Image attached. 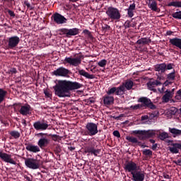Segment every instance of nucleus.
<instances>
[{"label":"nucleus","instance_id":"cd10ccee","mask_svg":"<svg viewBox=\"0 0 181 181\" xmlns=\"http://www.w3.org/2000/svg\"><path fill=\"white\" fill-rule=\"evenodd\" d=\"M124 88L127 89L128 90H132V87H134V82L131 80H127L124 83H122Z\"/></svg>","mask_w":181,"mask_h":181},{"label":"nucleus","instance_id":"603ef678","mask_svg":"<svg viewBox=\"0 0 181 181\" xmlns=\"http://www.w3.org/2000/svg\"><path fill=\"white\" fill-rule=\"evenodd\" d=\"M124 26L125 29H127L128 28H131V21H127L124 23Z\"/></svg>","mask_w":181,"mask_h":181},{"label":"nucleus","instance_id":"c756f323","mask_svg":"<svg viewBox=\"0 0 181 181\" xmlns=\"http://www.w3.org/2000/svg\"><path fill=\"white\" fill-rule=\"evenodd\" d=\"M169 132L173 134L174 138H176V136H181V130L177 129L176 128H169Z\"/></svg>","mask_w":181,"mask_h":181},{"label":"nucleus","instance_id":"864d4df0","mask_svg":"<svg viewBox=\"0 0 181 181\" xmlns=\"http://www.w3.org/2000/svg\"><path fill=\"white\" fill-rule=\"evenodd\" d=\"M158 114H159L158 112H154L153 113L150 114V118L152 119L153 118H156V117H158Z\"/></svg>","mask_w":181,"mask_h":181},{"label":"nucleus","instance_id":"f3484780","mask_svg":"<svg viewBox=\"0 0 181 181\" xmlns=\"http://www.w3.org/2000/svg\"><path fill=\"white\" fill-rule=\"evenodd\" d=\"M65 63H68L70 66H74L77 67L79 64H81V57H66L64 59Z\"/></svg>","mask_w":181,"mask_h":181},{"label":"nucleus","instance_id":"a878e982","mask_svg":"<svg viewBox=\"0 0 181 181\" xmlns=\"http://www.w3.org/2000/svg\"><path fill=\"white\" fill-rule=\"evenodd\" d=\"M135 8H136V4H135V3L129 5L127 8V15L129 18H132V16H134V11L135 10Z\"/></svg>","mask_w":181,"mask_h":181},{"label":"nucleus","instance_id":"4468645a","mask_svg":"<svg viewBox=\"0 0 181 181\" xmlns=\"http://www.w3.org/2000/svg\"><path fill=\"white\" fill-rule=\"evenodd\" d=\"M20 42L21 38L16 35L9 37L8 40V49H15L19 45Z\"/></svg>","mask_w":181,"mask_h":181},{"label":"nucleus","instance_id":"2f4dec72","mask_svg":"<svg viewBox=\"0 0 181 181\" xmlns=\"http://www.w3.org/2000/svg\"><path fill=\"white\" fill-rule=\"evenodd\" d=\"M8 94V92L3 88H0V104H2L4 101H5V97H6V95Z\"/></svg>","mask_w":181,"mask_h":181},{"label":"nucleus","instance_id":"9b49d317","mask_svg":"<svg viewBox=\"0 0 181 181\" xmlns=\"http://www.w3.org/2000/svg\"><path fill=\"white\" fill-rule=\"evenodd\" d=\"M141 167L138 166L136 163L133 161H129L124 165V169L126 172H129L131 175L134 173L136 170H139Z\"/></svg>","mask_w":181,"mask_h":181},{"label":"nucleus","instance_id":"338daca9","mask_svg":"<svg viewBox=\"0 0 181 181\" xmlns=\"http://www.w3.org/2000/svg\"><path fill=\"white\" fill-rule=\"evenodd\" d=\"M22 124H23V125L26 127V120L25 119H22Z\"/></svg>","mask_w":181,"mask_h":181},{"label":"nucleus","instance_id":"b1692460","mask_svg":"<svg viewBox=\"0 0 181 181\" xmlns=\"http://www.w3.org/2000/svg\"><path fill=\"white\" fill-rule=\"evenodd\" d=\"M25 149L28 151L29 152H33L34 153H36L37 152H40V148L37 146H34L32 144H28Z\"/></svg>","mask_w":181,"mask_h":181},{"label":"nucleus","instance_id":"f03ea898","mask_svg":"<svg viewBox=\"0 0 181 181\" xmlns=\"http://www.w3.org/2000/svg\"><path fill=\"white\" fill-rule=\"evenodd\" d=\"M138 103H141V104H137L135 105L130 106L131 110H139L140 108H150V110H156V105L152 103L151 99L146 97H141L138 99Z\"/></svg>","mask_w":181,"mask_h":181},{"label":"nucleus","instance_id":"f704fd0d","mask_svg":"<svg viewBox=\"0 0 181 181\" xmlns=\"http://www.w3.org/2000/svg\"><path fill=\"white\" fill-rule=\"evenodd\" d=\"M176 78V71H175V69H173V71H172L171 73L167 74V79L169 80L170 81H173V80H175V78Z\"/></svg>","mask_w":181,"mask_h":181},{"label":"nucleus","instance_id":"774afa93","mask_svg":"<svg viewBox=\"0 0 181 181\" xmlns=\"http://www.w3.org/2000/svg\"><path fill=\"white\" fill-rule=\"evenodd\" d=\"M177 94H178L180 96H181V89L177 90Z\"/></svg>","mask_w":181,"mask_h":181},{"label":"nucleus","instance_id":"a211bd4d","mask_svg":"<svg viewBox=\"0 0 181 181\" xmlns=\"http://www.w3.org/2000/svg\"><path fill=\"white\" fill-rule=\"evenodd\" d=\"M52 19L55 23H57V25H63V23H66L67 22V18L59 13H54Z\"/></svg>","mask_w":181,"mask_h":181},{"label":"nucleus","instance_id":"423d86ee","mask_svg":"<svg viewBox=\"0 0 181 181\" xmlns=\"http://www.w3.org/2000/svg\"><path fill=\"white\" fill-rule=\"evenodd\" d=\"M175 67V64L170 63L166 64V63L158 64L154 66L155 71H158V74H163L166 70H172Z\"/></svg>","mask_w":181,"mask_h":181},{"label":"nucleus","instance_id":"49530a36","mask_svg":"<svg viewBox=\"0 0 181 181\" xmlns=\"http://www.w3.org/2000/svg\"><path fill=\"white\" fill-rule=\"evenodd\" d=\"M83 33L87 35V36L90 37V39H93V35L91 34V32H90L88 30H84L83 31Z\"/></svg>","mask_w":181,"mask_h":181},{"label":"nucleus","instance_id":"6e6552de","mask_svg":"<svg viewBox=\"0 0 181 181\" xmlns=\"http://www.w3.org/2000/svg\"><path fill=\"white\" fill-rule=\"evenodd\" d=\"M86 129L87 132L86 135H89V136H94V135H97V134H98V124L88 122L86 125Z\"/></svg>","mask_w":181,"mask_h":181},{"label":"nucleus","instance_id":"6e6d98bb","mask_svg":"<svg viewBox=\"0 0 181 181\" xmlns=\"http://www.w3.org/2000/svg\"><path fill=\"white\" fill-rule=\"evenodd\" d=\"M56 153H60L62 152V148H60V146H57L55 147Z\"/></svg>","mask_w":181,"mask_h":181},{"label":"nucleus","instance_id":"c9c22d12","mask_svg":"<svg viewBox=\"0 0 181 181\" xmlns=\"http://www.w3.org/2000/svg\"><path fill=\"white\" fill-rule=\"evenodd\" d=\"M168 6H175V8H181V1H172L170 2Z\"/></svg>","mask_w":181,"mask_h":181},{"label":"nucleus","instance_id":"bb28decb","mask_svg":"<svg viewBox=\"0 0 181 181\" xmlns=\"http://www.w3.org/2000/svg\"><path fill=\"white\" fill-rule=\"evenodd\" d=\"M151 39L148 37H141V39L138 40L136 42V45H142L143 46L145 45H149L151 43Z\"/></svg>","mask_w":181,"mask_h":181},{"label":"nucleus","instance_id":"3c124183","mask_svg":"<svg viewBox=\"0 0 181 181\" xmlns=\"http://www.w3.org/2000/svg\"><path fill=\"white\" fill-rule=\"evenodd\" d=\"M114 136H116L117 138H121V134H119V132L118 130H115L113 132Z\"/></svg>","mask_w":181,"mask_h":181},{"label":"nucleus","instance_id":"680f3d73","mask_svg":"<svg viewBox=\"0 0 181 181\" xmlns=\"http://www.w3.org/2000/svg\"><path fill=\"white\" fill-rule=\"evenodd\" d=\"M158 148V144H154L152 147H151V149L153 151H156V148Z\"/></svg>","mask_w":181,"mask_h":181},{"label":"nucleus","instance_id":"0e129e2a","mask_svg":"<svg viewBox=\"0 0 181 181\" xmlns=\"http://www.w3.org/2000/svg\"><path fill=\"white\" fill-rule=\"evenodd\" d=\"M68 148L69 149V151H74L76 149V147L69 146V147H68Z\"/></svg>","mask_w":181,"mask_h":181},{"label":"nucleus","instance_id":"79ce46f5","mask_svg":"<svg viewBox=\"0 0 181 181\" xmlns=\"http://www.w3.org/2000/svg\"><path fill=\"white\" fill-rule=\"evenodd\" d=\"M60 35H66L67 37H69V29L67 28H62L59 30Z\"/></svg>","mask_w":181,"mask_h":181},{"label":"nucleus","instance_id":"de8ad7c7","mask_svg":"<svg viewBox=\"0 0 181 181\" xmlns=\"http://www.w3.org/2000/svg\"><path fill=\"white\" fill-rule=\"evenodd\" d=\"M24 5L27 6V8L30 10V11H33L34 8L33 6H30V3L28 1H24Z\"/></svg>","mask_w":181,"mask_h":181},{"label":"nucleus","instance_id":"2eb2a0df","mask_svg":"<svg viewBox=\"0 0 181 181\" xmlns=\"http://www.w3.org/2000/svg\"><path fill=\"white\" fill-rule=\"evenodd\" d=\"M33 127L36 131H46L49 128V124L45 121H37L33 123Z\"/></svg>","mask_w":181,"mask_h":181},{"label":"nucleus","instance_id":"1a4fd4ad","mask_svg":"<svg viewBox=\"0 0 181 181\" xmlns=\"http://www.w3.org/2000/svg\"><path fill=\"white\" fill-rule=\"evenodd\" d=\"M69 74H70V70L63 66L57 68L52 72V75L56 76V77H69Z\"/></svg>","mask_w":181,"mask_h":181},{"label":"nucleus","instance_id":"9d476101","mask_svg":"<svg viewBox=\"0 0 181 181\" xmlns=\"http://www.w3.org/2000/svg\"><path fill=\"white\" fill-rule=\"evenodd\" d=\"M85 153H90V155H94V156H98L101 149L97 148L95 144H92L90 146H87L84 148Z\"/></svg>","mask_w":181,"mask_h":181},{"label":"nucleus","instance_id":"393cba45","mask_svg":"<svg viewBox=\"0 0 181 181\" xmlns=\"http://www.w3.org/2000/svg\"><path fill=\"white\" fill-rule=\"evenodd\" d=\"M172 91L165 90V94L162 97L163 103H169V100L172 98Z\"/></svg>","mask_w":181,"mask_h":181},{"label":"nucleus","instance_id":"20e7f679","mask_svg":"<svg viewBox=\"0 0 181 181\" xmlns=\"http://www.w3.org/2000/svg\"><path fill=\"white\" fill-rule=\"evenodd\" d=\"M106 15L110 21H119L121 19V13L118 8L115 7H108L106 11Z\"/></svg>","mask_w":181,"mask_h":181},{"label":"nucleus","instance_id":"7c9ffc66","mask_svg":"<svg viewBox=\"0 0 181 181\" xmlns=\"http://www.w3.org/2000/svg\"><path fill=\"white\" fill-rule=\"evenodd\" d=\"M127 141L128 142H131L132 144H137L139 146H141V141H138V139L136 137H134L132 136H127L126 137Z\"/></svg>","mask_w":181,"mask_h":181},{"label":"nucleus","instance_id":"a19ab883","mask_svg":"<svg viewBox=\"0 0 181 181\" xmlns=\"http://www.w3.org/2000/svg\"><path fill=\"white\" fill-rule=\"evenodd\" d=\"M143 155H145V156H152L153 152L150 149H144L143 151Z\"/></svg>","mask_w":181,"mask_h":181},{"label":"nucleus","instance_id":"6ab92c4d","mask_svg":"<svg viewBox=\"0 0 181 181\" xmlns=\"http://www.w3.org/2000/svg\"><path fill=\"white\" fill-rule=\"evenodd\" d=\"M0 158L6 162L7 163H11V165H16V161L12 158V156L6 153H3L0 151Z\"/></svg>","mask_w":181,"mask_h":181},{"label":"nucleus","instance_id":"a18cd8bd","mask_svg":"<svg viewBox=\"0 0 181 181\" xmlns=\"http://www.w3.org/2000/svg\"><path fill=\"white\" fill-rule=\"evenodd\" d=\"M48 136H51L52 139V141H54L55 142L57 141V139H59V138H60V136L57 134H49Z\"/></svg>","mask_w":181,"mask_h":181},{"label":"nucleus","instance_id":"37998d69","mask_svg":"<svg viewBox=\"0 0 181 181\" xmlns=\"http://www.w3.org/2000/svg\"><path fill=\"white\" fill-rule=\"evenodd\" d=\"M178 110L177 108L175 107H172L170 109V114L171 115H176V113L177 112Z\"/></svg>","mask_w":181,"mask_h":181},{"label":"nucleus","instance_id":"f257e3e1","mask_svg":"<svg viewBox=\"0 0 181 181\" xmlns=\"http://www.w3.org/2000/svg\"><path fill=\"white\" fill-rule=\"evenodd\" d=\"M83 87V84L78 82H73L70 81H58V83L53 86L54 90L55 95H57L60 98L70 97L71 93L70 91H73V90H78V88H81Z\"/></svg>","mask_w":181,"mask_h":181},{"label":"nucleus","instance_id":"aec40b11","mask_svg":"<svg viewBox=\"0 0 181 181\" xmlns=\"http://www.w3.org/2000/svg\"><path fill=\"white\" fill-rule=\"evenodd\" d=\"M76 70H78V74H80V76H83V77H86V78H88L89 80H93L95 78V75L90 74L88 72L85 71L83 69L76 68Z\"/></svg>","mask_w":181,"mask_h":181},{"label":"nucleus","instance_id":"69168bd1","mask_svg":"<svg viewBox=\"0 0 181 181\" xmlns=\"http://www.w3.org/2000/svg\"><path fill=\"white\" fill-rule=\"evenodd\" d=\"M130 25H131V28H135V26H136V23L134 22L131 23Z\"/></svg>","mask_w":181,"mask_h":181},{"label":"nucleus","instance_id":"0eeeda50","mask_svg":"<svg viewBox=\"0 0 181 181\" xmlns=\"http://www.w3.org/2000/svg\"><path fill=\"white\" fill-rule=\"evenodd\" d=\"M162 79H163V76H158L156 80L153 78L150 79V81L147 83L148 88L151 91L156 93V88H155V87H158V86H162V82H160Z\"/></svg>","mask_w":181,"mask_h":181},{"label":"nucleus","instance_id":"e433bc0d","mask_svg":"<svg viewBox=\"0 0 181 181\" xmlns=\"http://www.w3.org/2000/svg\"><path fill=\"white\" fill-rule=\"evenodd\" d=\"M158 138L161 141H165V139L169 138V134H168L167 132H162L159 134Z\"/></svg>","mask_w":181,"mask_h":181},{"label":"nucleus","instance_id":"c85d7f7f","mask_svg":"<svg viewBox=\"0 0 181 181\" xmlns=\"http://www.w3.org/2000/svg\"><path fill=\"white\" fill-rule=\"evenodd\" d=\"M151 1V3L148 4V7L151 11H154V12H159L160 9L158 8V4L155 0H150Z\"/></svg>","mask_w":181,"mask_h":181},{"label":"nucleus","instance_id":"58836bf2","mask_svg":"<svg viewBox=\"0 0 181 181\" xmlns=\"http://www.w3.org/2000/svg\"><path fill=\"white\" fill-rule=\"evenodd\" d=\"M112 94H117V87H113L107 91V95H112Z\"/></svg>","mask_w":181,"mask_h":181},{"label":"nucleus","instance_id":"4d7b16f0","mask_svg":"<svg viewBox=\"0 0 181 181\" xmlns=\"http://www.w3.org/2000/svg\"><path fill=\"white\" fill-rule=\"evenodd\" d=\"M8 13L10 16L15 18V13L12 10H8Z\"/></svg>","mask_w":181,"mask_h":181},{"label":"nucleus","instance_id":"bf43d9fd","mask_svg":"<svg viewBox=\"0 0 181 181\" xmlns=\"http://www.w3.org/2000/svg\"><path fill=\"white\" fill-rule=\"evenodd\" d=\"M141 121H145L146 119H149V116H148V115L141 116Z\"/></svg>","mask_w":181,"mask_h":181},{"label":"nucleus","instance_id":"e2e57ef3","mask_svg":"<svg viewBox=\"0 0 181 181\" xmlns=\"http://www.w3.org/2000/svg\"><path fill=\"white\" fill-rule=\"evenodd\" d=\"M173 34V31L168 30V31L166 32V35L168 36H170Z\"/></svg>","mask_w":181,"mask_h":181},{"label":"nucleus","instance_id":"473e14b6","mask_svg":"<svg viewBox=\"0 0 181 181\" xmlns=\"http://www.w3.org/2000/svg\"><path fill=\"white\" fill-rule=\"evenodd\" d=\"M79 30L78 28H71L68 30V37L69 36H76V35H78Z\"/></svg>","mask_w":181,"mask_h":181},{"label":"nucleus","instance_id":"7ed1b4c3","mask_svg":"<svg viewBox=\"0 0 181 181\" xmlns=\"http://www.w3.org/2000/svg\"><path fill=\"white\" fill-rule=\"evenodd\" d=\"M133 134L137 135V137L140 141H145L149 139V138H153L156 133L153 130H134Z\"/></svg>","mask_w":181,"mask_h":181},{"label":"nucleus","instance_id":"5701e85b","mask_svg":"<svg viewBox=\"0 0 181 181\" xmlns=\"http://www.w3.org/2000/svg\"><path fill=\"white\" fill-rule=\"evenodd\" d=\"M169 42L173 46H175V47H178V49H181V39L180 38H171L169 40Z\"/></svg>","mask_w":181,"mask_h":181},{"label":"nucleus","instance_id":"dca6fc26","mask_svg":"<svg viewBox=\"0 0 181 181\" xmlns=\"http://www.w3.org/2000/svg\"><path fill=\"white\" fill-rule=\"evenodd\" d=\"M38 135L42 136L37 142L38 146L41 148H46L50 144V140L47 137H43V136L47 135V134L39 133Z\"/></svg>","mask_w":181,"mask_h":181},{"label":"nucleus","instance_id":"72a5a7b5","mask_svg":"<svg viewBox=\"0 0 181 181\" xmlns=\"http://www.w3.org/2000/svg\"><path fill=\"white\" fill-rule=\"evenodd\" d=\"M124 93L125 88H124L123 85L116 88V95H124Z\"/></svg>","mask_w":181,"mask_h":181},{"label":"nucleus","instance_id":"412c9836","mask_svg":"<svg viewBox=\"0 0 181 181\" xmlns=\"http://www.w3.org/2000/svg\"><path fill=\"white\" fill-rule=\"evenodd\" d=\"M30 106L28 104L21 106L19 112L21 114V115H29L31 114L30 112Z\"/></svg>","mask_w":181,"mask_h":181},{"label":"nucleus","instance_id":"4c0bfd02","mask_svg":"<svg viewBox=\"0 0 181 181\" xmlns=\"http://www.w3.org/2000/svg\"><path fill=\"white\" fill-rule=\"evenodd\" d=\"M10 135L13 136V138H15V139H18V138L21 136V133H19V132L12 131L10 132Z\"/></svg>","mask_w":181,"mask_h":181},{"label":"nucleus","instance_id":"13d9d810","mask_svg":"<svg viewBox=\"0 0 181 181\" xmlns=\"http://www.w3.org/2000/svg\"><path fill=\"white\" fill-rule=\"evenodd\" d=\"M169 84H172V82H170L169 81V79L166 80L164 83H163V86H165V87L169 86Z\"/></svg>","mask_w":181,"mask_h":181},{"label":"nucleus","instance_id":"5fc2aeb1","mask_svg":"<svg viewBox=\"0 0 181 181\" xmlns=\"http://www.w3.org/2000/svg\"><path fill=\"white\" fill-rule=\"evenodd\" d=\"M44 93L48 98H50V97H52V93H50L49 90H44Z\"/></svg>","mask_w":181,"mask_h":181},{"label":"nucleus","instance_id":"09e8293b","mask_svg":"<svg viewBox=\"0 0 181 181\" xmlns=\"http://www.w3.org/2000/svg\"><path fill=\"white\" fill-rule=\"evenodd\" d=\"M110 29H111V26L107 25V24H105L102 26V30L104 31V32H106L107 30H110Z\"/></svg>","mask_w":181,"mask_h":181},{"label":"nucleus","instance_id":"ddd939ff","mask_svg":"<svg viewBox=\"0 0 181 181\" xmlns=\"http://www.w3.org/2000/svg\"><path fill=\"white\" fill-rule=\"evenodd\" d=\"M132 180L134 181H144L145 180V171L141 170H136L134 173H132Z\"/></svg>","mask_w":181,"mask_h":181},{"label":"nucleus","instance_id":"39448f33","mask_svg":"<svg viewBox=\"0 0 181 181\" xmlns=\"http://www.w3.org/2000/svg\"><path fill=\"white\" fill-rule=\"evenodd\" d=\"M23 159L25 160V166L29 169L36 170V169H39V168H40V164L39 163V160L37 159L25 157Z\"/></svg>","mask_w":181,"mask_h":181},{"label":"nucleus","instance_id":"c03bdc74","mask_svg":"<svg viewBox=\"0 0 181 181\" xmlns=\"http://www.w3.org/2000/svg\"><path fill=\"white\" fill-rule=\"evenodd\" d=\"M98 64L100 67H105V66H107V61L105 59H102L98 63Z\"/></svg>","mask_w":181,"mask_h":181},{"label":"nucleus","instance_id":"052dcab7","mask_svg":"<svg viewBox=\"0 0 181 181\" xmlns=\"http://www.w3.org/2000/svg\"><path fill=\"white\" fill-rule=\"evenodd\" d=\"M173 163H175V165H178L179 166H180L181 159H178L177 160H173Z\"/></svg>","mask_w":181,"mask_h":181},{"label":"nucleus","instance_id":"8fccbe9b","mask_svg":"<svg viewBox=\"0 0 181 181\" xmlns=\"http://www.w3.org/2000/svg\"><path fill=\"white\" fill-rule=\"evenodd\" d=\"M9 74H16L18 73V71L16 70V68H11L8 70Z\"/></svg>","mask_w":181,"mask_h":181},{"label":"nucleus","instance_id":"ea45409f","mask_svg":"<svg viewBox=\"0 0 181 181\" xmlns=\"http://www.w3.org/2000/svg\"><path fill=\"white\" fill-rule=\"evenodd\" d=\"M173 18L175 19H181V11H177L172 14Z\"/></svg>","mask_w":181,"mask_h":181},{"label":"nucleus","instance_id":"4be33fe9","mask_svg":"<svg viewBox=\"0 0 181 181\" xmlns=\"http://www.w3.org/2000/svg\"><path fill=\"white\" fill-rule=\"evenodd\" d=\"M103 100L105 105H112V104H114V96L105 95L103 97Z\"/></svg>","mask_w":181,"mask_h":181},{"label":"nucleus","instance_id":"f8f14e48","mask_svg":"<svg viewBox=\"0 0 181 181\" xmlns=\"http://www.w3.org/2000/svg\"><path fill=\"white\" fill-rule=\"evenodd\" d=\"M165 142L172 146L168 147L171 153H179V149L181 151V143H173V140H166Z\"/></svg>","mask_w":181,"mask_h":181}]
</instances>
